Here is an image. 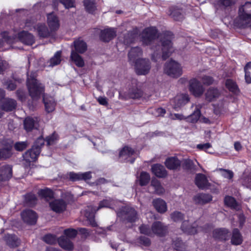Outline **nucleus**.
Returning <instances> with one entry per match:
<instances>
[{"label": "nucleus", "mask_w": 251, "mask_h": 251, "mask_svg": "<svg viewBox=\"0 0 251 251\" xmlns=\"http://www.w3.org/2000/svg\"><path fill=\"white\" fill-rule=\"evenodd\" d=\"M121 204V201L114 200L110 198L106 199L101 201L97 208L91 205L88 206V209L86 210L85 216L89 221L90 224L93 226H97V223L94 220V213L103 207L111 209L117 208L116 210L117 211L118 209L117 208L120 207Z\"/></svg>", "instance_id": "f257e3e1"}, {"label": "nucleus", "mask_w": 251, "mask_h": 251, "mask_svg": "<svg viewBox=\"0 0 251 251\" xmlns=\"http://www.w3.org/2000/svg\"><path fill=\"white\" fill-rule=\"evenodd\" d=\"M27 86L29 94L33 100L38 99L44 91V86L35 79L37 74L32 72L30 75L27 73Z\"/></svg>", "instance_id": "f03ea898"}, {"label": "nucleus", "mask_w": 251, "mask_h": 251, "mask_svg": "<svg viewBox=\"0 0 251 251\" xmlns=\"http://www.w3.org/2000/svg\"><path fill=\"white\" fill-rule=\"evenodd\" d=\"M160 37L162 43V58L163 60H165L174 51L171 41L173 34L170 31H166L161 34Z\"/></svg>", "instance_id": "7ed1b4c3"}, {"label": "nucleus", "mask_w": 251, "mask_h": 251, "mask_svg": "<svg viewBox=\"0 0 251 251\" xmlns=\"http://www.w3.org/2000/svg\"><path fill=\"white\" fill-rule=\"evenodd\" d=\"M117 215L122 220L130 223L134 222L138 219L136 211L129 206H125L119 210L117 209Z\"/></svg>", "instance_id": "20e7f679"}, {"label": "nucleus", "mask_w": 251, "mask_h": 251, "mask_svg": "<svg viewBox=\"0 0 251 251\" xmlns=\"http://www.w3.org/2000/svg\"><path fill=\"white\" fill-rule=\"evenodd\" d=\"M18 40L28 45H31L34 43V36L31 34L25 31L19 32L17 36H13L11 38V36L9 35L5 38V40L9 43Z\"/></svg>", "instance_id": "39448f33"}, {"label": "nucleus", "mask_w": 251, "mask_h": 251, "mask_svg": "<svg viewBox=\"0 0 251 251\" xmlns=\"http://www.w3.org/2000/svg\"><path fill=\"white\" fill-rule=\"evenodd\" d=\"M164 72L168 75L173 77H178L182 74L181 65L174 60H170L165 64Z\"/></svg>", "instance_id": "423d86ee"}, {"label": "nucleus", "mask_w": 251, "mask_h": 251, "mask_svg": "<svg viewBox=\"0 0 251 251\" xmlns=\"http://www.w3.org/2000/svg\"><path fill=\"white\" fill-rule=\"evenodd\" d=\"M25 26L30 30L33 28L40 38H47L50 35V32L45 24L39 23L34 25L33 22L27 20L25 24Z\"/></svg>", "instance_id": "0eeeda50"}, {"label": "nucleus", "mask_w": 251, "mask_h": 251, "mask_svg": "<svg viewBox=\"0 0 251 251\" xmlns=\"http://www.w3.org/2000/svg\"><path fill=\"white\" fill-rule=\"evenodd\" d=\"M136 156L135 151L128 146L124 147L119 152V159L121 161L129 162L130 163H133Z\"/></svg>", "instance_id": "6e6552de"}, {"label": "nucleus", "mask_w": 251, "mask_h": 251, "mask_svg": "<svg viewBox=\"0 0 251 251\" xmlns=\"http://www.w3.org/2000/svg\"><path fill=\"white\" fill-rule=\"evenodd\" d=\"M134 63L135 71L138 75H145L149 73L151 67L149 59H140Z\"/></svg>", "instance_id": "1a4fd4ad"}, {"label": "nucleus", "mask_w": 251, "mask_h": 251, "mask_svg": "<svg viewBox=\"0 0 251 251\" xmlns=\"http://www.w3.org/2000/svg\"><path fill=\"white\" fill-rule=\"evenodd\" d=\"M157 34V31L154 27L145 29L141 35L143 43L146 45L151 44L155 39Z\"/></svg>", "instance_id": "9d476101"}, {"label": "nucleus", "mask_w": 251, "mask_h": 251, "mask_svg": "<svg viewBox=\"0 0 251 251\" xmlns=\"http://www.w3.org/2000/svg\"><path fill=\"white\" fill-rule=\"evenodd\" d=\"M189 89L190 92L196 97L201 96L204 91V88L202 84L196 78L190 80Z\"/></svg>", "instance_id": "9b49d317"}, {"label": "nucleus", "mask_w": 251, "mask_h": 251, "mask_svg": "<svg viewBox=\"0 0 251 251\" xmlns=\"http://www.w3.org/2000/svg\"><path fill=\"white\" fill-rule=\"evenodd\" d=\"M238 17L242 22L251 19V2H246L239 8Z\"/></svg>", "instance_id": "f8f14e48"}, {"label": "nucleus", "mask_w": 251, "mask_h": 251, "mask_svg": "<svg viewBox=\"0 0 251 251\" xmlns=\"http://www.w3.org/2000/svg\"><path fill=\"white\" fill-rule=\"evenodd\" d=\"M49 206L53 211L60 213L66 210L67 203L62 199H55L49 202Z\"/></svg>", "instance_id": "ddd939ff"}, {"label": "nucleus", "mask_w": 251, "mask_h": 251, "mask_svg": "<svg viewBox=\"0 0 251 251\" xmlns=\"http://www.w3.org/2000/svg\"><path fill=\"white\" fill-rule=\"evenodd\" d=\"M39 149L32 146V148L26 151L23 155L24 160L26 163V165H29L31 162L35 161L40 154Z\"/></svg>", "instance_id": "4468645a"}, {"label": "nucleus", "mask_w": 251, "mask_h": 251, "mask_svg": "<svg viewBox=\"0 0 251 251\" xmlns=\"http://www.w3.org/2000/svg\"><path fill=\"white\" fill-rule=\"evenodd\" d=\"M132 85L129 88L128 97L131 99H138L142 95V91L140 88L139 83L137 80L133 79Z\"/></svg>", "instance_id": "2eb2a0df"}, {"label": "nucleus", "mask_w": 251, "mask_h": 251, "mask_svg": "<svg viewBox=\"0 0 251 251\" xmlns=\"http://www.w3.org/2000/svg\"><path fill=\"white\" fill-rule=\"evenodd\" d=\"M21 216L23 221L28 224L34 225L36 222V213L32 210L27 209L23 211L21 213Z\"/></svg>", "instance_id": "dca6fc26"}, {"label": "nucleus", "mask_w": 251, "mask_h": 251, "mask_svg": "<svg viewBox=\"0 0 251 251\" xmlns=\"http://www.w3.org/2000/svg\"><path fill=\"white\" fill-rule=\"evenodd\" d=\"M197 226L196 223L193 225H190L189 221L185 220L183 222L181 228L184 232L189 234H194L199 231L204 230L201 227H197Z\"/></svg>", "instance_id": "f3484780"}, {"label": "nucleus", "mask_w": 251, "mask_h": 251, "mask_svg": "<svg viewBox=\"0 0 251 251\" xmlns=\"http://www.w3.org/2000/svg\"><path fill=\"white\" fill-rule=\"evenodd\" d=\"M47 23L51 31L57 30L60 26L58 17L53 13L47 15Z\"/></svg>", "instance_id": "a211bd4d"}, {"label": "nucleus", "mask_w": 251, "mask_h": 251, "mask_svg": "<svg viewBox=\"0 0 251 251\" xmlns=\"http://www.w3.org/2000/svg\"><path fill=\"white\" fill-rule=\"evenodd\" d=\"M152 235L159 236L164 235L167 231V227L160 222H155L152 225Z\"/></svg>", "instance_id": "6ab92c4d"}, {"label": "nucleus", "mask_w": 251, "mask_h": 251, "mask_svg": "<svg viewBox=\"0 0 251 251\" xmlns=\"http://www.w3.org/2000/svg\"><path fill=\"white\" fill-rule=\"evenodd\" d=\"M38 118L37 117H26L24 121L25 129L28 132L34 128H36L38 126Z\"/></svg>", "instance_id": "aec40b11"}, {"label": "nucleus", "mask_w": 251, "mask_h": 251, "mask_svg": "<svg viewBox=\"0 0 251 251\" xmlns=\"http://www.w3.org/2000/svg\"><path fill=\"white\" fill-rule=\"evenodd\" d=\"M221 95V92L216 88L210 87L208 88L205 93V100L208 101H212L216 100Z\"/></svg>", "instance_id": "412c9836"}, {"label": "nucleus", "mask_w": 251, "mask_h": 251, "mask_svg": "<svg viewBox=\"0 0 251 251\" xmlns=\"http://www.w3.org/2000/svg\"><path fill=\"white\" fill-rule=\"evenodd\" d=\"M17 106L16 101L12 99L6 98L0 104V108L5 111H11Z\"/></svg>", "instance_id": "4be33fe9"}, {"label": "nucleus", "mask_w": 251, "mask_h": 251, "mask_svg": "<svg viewBox=\"0 0 251 251\" xmlns=\"http://www.w3.org/2000/svg\"><path fill=\"white\" fill-rule=\"evenodd\" d=\"M189 100L187 94H180L176 96L173 101L175 102L174 108L176 110L177 108L185 105Z\"/></svg>", "instance_id": "5701e85b"}, {"label": "nucleus", "mask_w": 251, "mask_h": 251, "mask_svg": "<svg viewBox=\"0 0 251 251\" xmlns=\"http://www.w3.org/2000/svg\"><path fill=\"white\" fill-rule=\"evenodd\" d=\"M230 235L229 232L225 228L216 229L213 231V237L217 239L226 240Z\"/></svg>", "instance_id": "b1692460"}, {"label": "nucleus", "mask_w": 251, "mask_h": 251, "mask_svg": "<svg viewBox=\"0 0 251 251\" xmlns=\"http://www.w3.org/2000/svg\"><path fill=\"white\" fill-rule=\"evenodd\" d=\"M12 176V168L10 166L5 165L0 169V183L9 179Z\"/></svg>", "instance_id": "393cba45"}, {"label": "nucleus", "mask_w": 251, "mask_h": 251, "mask_svg": "<svg viewBox=\"0 0 251 251\" xmlns=\"http://www.w3.org/2000/svg\"><path fill=\"white\" fill-rule=\"evenodd\" d=\"M166 167L170 170H175L178 168L181 162L176 157H170L168 158L165 162Z\"/></svg>", "instance_id": "a878e982"}, {"label": "nucleus", "mask_w": 251, "mask_h": 251, "mask_svg": "<svg viewBox=\"0 0 251 251\" xmlns=\"http://www.w3.org/2000/svg\"><path fill=\"white\" fill-rule=\"evenodd\" d=\"M116 36V32L113 28H107L101 31L100 38L104 42H108Z\"/></svg>", "instance_id": "bb28decb"}, {"label": "nucleus", "mask_w": 251, "mask_h": 251, "mask_svg": "<svg viewBox=\"0 0 251 251\" xmlns=\"http://www.w3.org/2000/svg\"><path fill=\"white\" fill-rule=\"evenodd\" d=\"M195 183L201 189H205L208 186V182L205 176L202 174H198L195 177Z\"/></svg>", "instance_id": "cd10ccee"}, {"label": "nucleus", "mask_w": 251, "mask_h": 251, "mask_svg": "<svg viewBox=\"0 0 251 251\" xmlns=\"http://www.w3.org/2000/svg\"><path fill=\"white\" fill-rule=\"evenodd\" d=\"M43 102L46 111L48 112H52L55 109V103L54 99L51 97L43 96Z\"/></svg>", "instance_id": "c85d7f7f"}, {"label": "nucleus", "mask_w": 251, "mask_h": 251, "mask_svg": "<svg viewBox=\"0 0 251 251\" xmlns=\"http://www.w3.org/2000/svg\"><path fill=\"white\" fill-rule=\"evenodd\" d=\"M152 172L157 177H164L167 176V171L164 167L160 164H156L152 166Z\"/></svg>", "instance_id": "c756f323"}, {"label": "nucleus", "mask_w": 251, "mask_h": 251, "mask_svg": "<svg viewBox=\"0 0 251 251\" xmlns=\"http://www.w3.org/2000/svg\"><path fill=\"white\" fill-rule=\"evenodd\" d=\"M142 54V51L140 48L136 47L132 48L128 53L129 61L130 63H134L136 61L137 57Z\"/></svg>", "instance_id": "7c9ffc66"}, {"label": "nucleus", "mask_w": 251, "mask_h": 251, "mask_svg": "<svg viewBox=\"0 0 251 251\" xmlns=\"http://www.w3.org/2000/svg\"><path fill=\"white\" fill-rule=\"evenodd\" d=\"M152 203L154 208L158 212L164 213L167 211V204L164 200L161 199H157L153 201Z\"/></svg>", "instance_id": "2f4dec72"}, {"label": "nucleus", "mask_w": 251, "mask_h": 251, "mask_svg": "<svg viewBox=\"0 0 251 251\" xmlns=\"http://www.w3.org/2000/svg\"><path fill=\"white\" fill-rule=\"evenodd\" d=\"M212 200L211 195L206 194H200L197 195L194 198V201L196 203L204 204L209 202Z\"/></svg>", "instance_id": "473e14b6"}, {"label": "nucleus", "mask_w": 251, "mask_h": 251, "mask_svg": "<svg viewBox=\"0 0 251 251\" xmlns=\"http://www.w3.org/2000/svg\"><path fill=\"white\" fill-rule=\"evenodd\" d=\"M58 242L59 246L65 250L71 251L73 249L74 246L72 242L64 236L58 239Z\"/></svg>", "instance_id": "72a5a7b5"}, {"label": "nucleus", "mask_w": 251, "mask_h": 251, "mask_svg": "<svg viewBox=\"0 0 251 251\" xmlns=\"http://www.w3.org/2000/svg\"><path fill=\"white\" fill-rule=\"evenodd\" d=\"M169 14L176 21H181L183 18L182 10L176 7H171L169 10Z\"/></svg>", "instance_id": "f704fd0d"}, {"label": "nucleus", "mask_w": 251, "mask_h": 251, "mask_svg": "<svg viewBox=\"0 0 251 251\" xmlns=\"http://www.w3.org/2000/svg\"><path fill=\"white\" fill-rule=\"evenodd\" d=\"M242 237L239 230L237 228L234 229L232 232V236L231 239L232 244L235 245H238L242 243Z\"/></svg>", "instance_id": "c9c22d12"}, {"label": "nucleus", "mask_w": 251, "mask_h": 251, "mask_svg": "<svg viewBox=\"0 0 251 251\" xmlns=\"http://www.w3.org/2000/svg\"><path fill=\"white\" fill-rule=\"evenodd\" d=\"M71 59L79 67H82L84 65L83 59L74 50H72Z\"/></svg>", "instance_id": "e433bc0d"}, {"label": "nucleus", "mask_w": 251, "mask_h": 251, "mask_svg": "<svg viewBox=\"0 0 251 251\" xmlns=\"http://www.w3.org/2000/svg\"><path fill=\"white\" fill-rule=\"evenodd\" d=\"M75 48V51L82 53L85 52L87 49L86 44L82 40H77L74 42Z\"/></svg>", "instance_id": "4c0bfd02"}, {"label": "nucleus", "mask_w": 251, "mask_h": 251, "mask_svg": "<svg viewBox=\"0 0 251 251\" xmlns=\"http://www.w3.org/2000/svg\"><path fill=\"white\" fill-rule=\"evenodd\" d=\"M83 4L86 10L93 13L97 9V4L94 0H84Z\"/></svg>", "instance_id": "58836bf2"}, {"label": "nucleus", "mask_w": 251, "mask_h": 251, "mask_svg": "<svg viewBox=\"0 0 251 251\" xmlns=\"http://www.w3.org/2000/svg\"><path fill=\"white\" fill-rule=\"evenodd\" d=\"M5 240L7 244L10 247H14L18 246L20 244L17 237L15 235L8 234L5 237Z\"/></svg>", "instance_id": "ea45409f"}, {"label": "nucleus", "mask_w": 251, "mask_h": 251, "mask_svg": "<svg viewBox=\"0 0 251 251\" xmlns=\"http://www.w3.org/2000/svg\"><path fill=\"white\" fill-rule=\"evenodd\" d=\"M38 194L41 197L45 199L46 201H50L53 197V193L50 189L46 188L41 189L38 191Z\"/></svg>", "instance_id": "a19ab883"}, {"label": "nucleus", "mask_w": 251, "mask_h": 251, "mask_svg": "<svg viewBox=\"0 0 251 251\" xmlns=\"http://www.w3.org/2000/svg\"><path fill=\"white\" fill-rule=\"evenodd\" d=\"M181 164L184 169L190 171H195L196 170V167L193 161L190 159H183L181 162Z\"/></svg>", "instance_id": "79ce46f5"}, {"label": "nucleus", "mask_w": 251, "mask_h": 251, "mask_svg": "<svg viewBox=\"0 0 251 251\" xmlns=\"http://www.w3.org/2000/svg\"><path fill=\"white\" fill-rule=\"evenodd\" d=\"M201 116V112L199 107H197L196 108V110L194 112L189 115V116L186 117V120L188 122H190L191 123H196L199 119Z\"/></svg>", "instance_id": "37998d69"}, {"label": "nucleus", "mask_w": 251, "mask_h": 251, "mask_svg": "<svg viewBox=\"0 0 251 251\" xmlns=\"http://www.w3.org/2000/svg\"><path fill=\"white\" fill-rule=\"evenodd\" d=\"M151 186L153 188L154 192L158 195L163 194L164 189L157 179H152L151 182Z\"/></svg>", "instance_id": "c03bdc74"}, {"label": "nucleus", "mask_w": 251, "mask_h": 251, "mask_svg": "<svg viewBox=\"0 0 251 251\" xmlns=\"http://www.w3.org/2000/svg\"><path fill=\"white\" fill-rule=\"evenodd\" d=\"M225 203L226 205L233 209L237 210L239 208L235 200L233 197L230 196L226 197L225 198Z\"/></svg>", "instance_id": "a18cd8bd"}, {"label": "nucleus", "mask_w": 251, "mask_h": 251, "mask_svg": "<svg viewBox=\"0 0 251 251\" xmlns=\"http://www.w3.org/2000/svg\"><path fill=\"white\" fill-rule=\"evenodd\" d=\"M226 88L231 92L235 94L239 92L238 87L234 81L231 79H227L226 82Z\"/></svg>", "instance_id": "49530a36"}, {"label": "nucleus", "mask_w": 251, "mask_h": 251, "mask_svg": "<svg viewBox=\"0 0 251 251\" xmlns=\"http://www.w3.org/2000/svg\"><path fill=\"white\" fill-rule=\"evenodd\" d=\"M37 201V199L34 194H28L25 196V202L29 206H32L34 205Z\"/></svg>", "instance_id": "de8ad7c7"}, {"label": "nucleus", "mask_w": 251, "mask_h": 251, "mask_svg": "<svg viewBox=\"0 0 251 251\" xmlns=\"http://www.w3.org/2000/svg\"><path fill=\"white\" fill-rule=\"evenodd\" d=\"M61 54L60 51H57L54 55L50 59V66L53 67L59 64L61 62Z\"/></svg>", "instance_id": "09e8293b"}, {"label": "nucleus", "mask_w": 251, "mask_h": 251, "mask_svg": "<svg viewBox=\"0 0 251 251\" xmlns=\"http://www.w3.org/2000/svg\"><path fill=\"white\" fill-rule=\"evenodd\" d=\"M150 180V175L145 172H143L141 173L140 176L139 183L140 185L144 186L147 185Z\"/></svg>", "instance_id": "8fccbe9b"}, {"label": "nucleus", "mask_w": 251, "mask_h": 251, "mask_svg": "<svg viewBox=\"0 0 251 251\" xmlns=\"http://www.w3.org/2000/svg\"><path fill=\"white\" fill-rule=\"evenodd\" d=\"M235 2L234 0H217V4L221 8H225L233 5Z\"/></svg>", "instance_id": "3c124183"}, {"label": "nucleus", "mask_w": 251, "mask_h": 251, "mask_svg": "<svg viewBox=\"0 0 251 251\" xmlns=\"http://www.w3.org/2000/svg\"><path fill=\"white\" fill-rule=\"evenodd\" d=\"M140 233L149 236L152 235V227L150 228L149 226L146 225H142L139 227Z\"/></svg>", "instance_id": "603ef678"}, {"label": "nucleus", "mask_w": 251, "mask_h": 251, "mask_svg": "<svg viewBox=\"0 0 251 251\" xmlns=\"http://www.w3.org/2000/svg\"><path fill=\"white\" fill-rule=\"evenodd\" d=\"M43 240L49 244H54L57 242V241H58L57 237L55 235L52 234H48L45 235L43 238Z\"/></svg>", "instance_id": "864d4df0"}, {"label": "nucleus", "mask_w": 251, "mask_h": 251, "mask_svg": "<svg viewBox=\"0 0 251 251\" xmlns=\"http://www.w3.org/2000/svg\"><path fill=\"white\" fill-rule=\"evenodd\" d=\"M219 171L221 175L226 178L230 179L233 176V173L230 170L220 169Z\"/></svg>", "instance_id": "5fc2aeb1"}, {"label": "nucleus", "mask_w": 251, "mask_h": 251, "mask_svg": "<svg viewBox=\"0 0 251 251\" xmlns=\"http://www.w3.org/2000/svg\"><path fill=\"white\" fill-rule=\"evenodd\" d=\"M2 83L8 90L13 91L16 88L15 82L11 80H4Z\"/></svg>", "instance_id": "6e6d98bb"}, {"label": "nucleus", "mask_w": 251, "mask_h": 251, "mask_svg": "<svg viewBox=\"0 0 251 251\" xmlns=\"http://www.w3.org/2000/svg\"><path fill=\"white\" fill-rule=\"evenodd\" d=\"M28 143L26 141L18 142L14 145V148L18 151H22L27 146Z\"/></svg>", "instance_id": "4d7b16f0"}, {"label": "nucleus", "mask_w": 251, "mask_h": 251, "mask_svg": "<svg viewBox=\"0 0 251 251\" xmlns=\"http://www.w3.org/2000/svg\"><path fill=\"white\" fill-rule=\"evenodd\" d=\"M58 135L56 133H53L50 136L47 137L46 142L48 146L53 145L57 141Z\"/></svg>", "instance_id": "13d9d810"}, {"label": "nucleus", "mask_w": 251, "mask_h": 251, "mask_svg": "<svg viewBox=\"0 0 251 251\" xmlns=\"http://www.w3.org/2000/svg\"><path fill=\"white\" fill-rule=\"evenodd\" d=\"M64 234L70 238H75L77 235V232L73 228H68L64 230Z\"/></svg>", "instance_id": "bf43d9fd"}, {"label": "nucleus", "mask_w": 251, "mask_h": 251, "mask_svg": "<svg viewBox=\"0 0 251 251\" xmlns=\"http://www.w3.org/2000/svg\"><path fill=\"white\" fill-rule=\"evenodd\" d=\"M171 217L174 222H179L183 219V215L180 212L175 211L171 214Z\"/></svg>", "instance_id": "052dcab7"}, {"label": "nucleus", "mask_w": 251, "mask_h": 251, "mask_svg": "<svg viewBox=\"0 0 251 251\" xmlns=\"http://www.w3.org/2000/svg\"><path fill=\"white\" fill-rule=\"evenodd\" d=\"M60 2L66 8H70L75 7V0H59Z\"/></svg>", "instance_id": "680f3d73"}, {"label": "nucleus", "mask_w": 251, "mask_h": 251, "mask_svg": "<svg viewBox=\"0 0 251 251\" xmlns=\"http://www.w3.org/2000/svg\"><path fill=\"white\" fill-rule=\"evenodd\" d=\"M201 79L203 84L206 85H211L214 82L213 78L211 76L208 75H204L202 76Z\"/></svg>", "instance_id": "e2e57ef3"}, {"label": "nucleus", "mask_w": 251, "mask_h": 251, "mask_svg": "<svg viewBox=\"0 0 251 251\" xmlns=\"http://www.w3.org/2000/svg\"><path fill=\"white\" fill-rule=\"evenodd\" d=\"M69 178L72 181H77L81 180V173H75L74 172H70L68 174Z\"/></svg>", "instance_id": "0e129e2a"}, {"label": "nucleus", "mask_w": 251, "mask_h": 251, "mask_svg": "<svg viewBox=\"0 0 251 251\" xmlns=\"http://www.w3.org/2000/svg\"><path fill=\"white\" fill-rule=\"evenodd\" d=\"M139 242L140 244L148 247L151 244V241L149 238L145 236H141L139 238Z\"/></svg>", "instance_id": "69168bd1"}, {"label": "nucleus", "mask_w": 251, "mask_h": 251, "mask_svg": "<svg viewBox=\"0 0 251 251\" xmlns=\"http://www.w3.org/2000/svg\"><path fill=\"white\" fill-rule=\"evenodd\" d=\"M44 144V140L43 137H39L36 141L35 142L33 146H35L36 148L39 149L40 152L41 151V148Z\"/></svg>", "instance_id": "338daca9"}, {"label": "nucleus", "mask_w": 251, "mask_h": 251, "mask_svg": "<svg viewBox=\"0 0 251 251\" xmlns=\"http://www.w3.org/2000/svg\"><path fill=\"white\" fill-rule=\"evenodd\" d=\"M160 48V47L156 46L154 49H153L154 50L153 53L152 54V59L156 61V59L157 58H159L160 57L161 51L158 50Z\"/></svg>", "instance_id": "774afa93"}]
</instances>
